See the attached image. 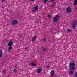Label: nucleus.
<instances>
[{"label":"nucleus","instance_id":"f257e3e1","mask_svg":"<svg viewBox=\"0 0 77 77\" xmlns=\"http://www.w3.org/2000/svg\"><path fill=\"white\" fill-rule=\"evenodd\" d=\"M77 22L76 21H73L72 23L71 24V25L72 26V28L73 29H75L76 26H77Z\"/></svg>","mask_w":77,"mask_h":77},{"label":"nucleus","instance_id":"f03ea898","mask_svg":"<svg viewBox=\"0 0 77 77\" xmlns=\"http://www.w3.org/2000/svg\"><path fill=\"white\" fill-rule=\"evenodd\" d=\"M59 18V16L58 15H57L54 18L53 21L54 23L57 22L58 19Z\"/></svg>","mask_w":77,"mask_h":77},{"label":"nucleus","instance_id":"7ed1b4c3","mask_svg":"<svg viewBox=\"0 0 77 77\" xmlns=\"http://www.w3.org/2000/svg\"><path fill=\"white\" fill-rule=\"evenodd\" d=\"M71 8L69 7L66 9V11L68 13H69V12H71Z\"/></svg>","mask_w":77,"mask_h":77},{"label":"nucleus","instance_id":"20e7f679","mask_svg":"<svg viewBox=\"0 0 77 77\" xmlns=\"http://www.w3.org/2000/svg\"><path fill=\"white\" fill-rule=\"evenodd\" d=\"M17 23H18V22L17 20H14L12 21V23L13 25H15L17 24Z\"/></svg>","mask_w":77,"mask_h":77},{"label":"nucleus","instance_id":"39448f33","mask_svg":"<svg viewBox=\"0 0 77 77\" xmlns=\"http://www.w3.org/2000/svg\"><path fill=\"white\" fill-rule=\"evenodd\" d=\"M69 66L70 67H74V66H75V63H70Z\"/></svg>","mask_w":77,"mask_h":77},{"label":"nucleus","instance_id":"423d86ee","mask_svg":"<svg viewBox=\"0 0 77 77\" xmlns=\"http://www.w3.org/2000/svg\"><path fill=\"white\" fill-rule=\"evenodd\" d=\"M42 67H40L39 69L37 71L38 73H40V72H41V71H42Z\"/></svg>","mask_w":77,"mask_h":77},{"label":"nucleus","instance_id":"0eeeda50","mask_svg":"<svg viewBox=\"0 0 77 77\" xmlns=\"http://www.w3.org/2000/svg\"><path fill=\"white\" fill-rule=\"evenodd\" d=\"M12 45H13V42H12V41H10L8 44V46H11Z\"/></svg>","mask_w":77,"mask_h":77},{"label":"nucleus","instance_id":"6e6552de","mask_svg":"<svg viewBox=\"0 0 77 77\" xmlns=\"http://www.w3.org/2000/svg\"><path fill=\"white\" fill-rule=\"evenodd\" d=\"M75 69V67H69V69L70 71H74V70Z\"/></svg>","mask_w":77,"mask_h":77},{"label":"nucleus","instance_id":"1a4fd4ad","mask_svg":"<svg viewBox=\"0 0 77 77\" xmlns=\"http://www.w3.org/2000/svg\"><path fill=\"white\" fill-rule=\"evenodd\" d=\"M29 65H31V66H35L36 65V64L33 63H31L29 64Z\"/></svg>","mask_w":77,"mask_h":77},{"label":"nucleus","instance_id":"9d476101","mask_svg":"<svg viewBox=\"0 0 77 77\" xmlns=\"http://www.w3.org/2000/svg\"><path fill=\"white\" fill-rule=\"evenodd\" d=\"M2 54H3V51L2 50H0V58L2 56Z\"/></svg>","mask_w":77,"mask_h":77},{"label":"nucleus","instance_id":"9b49d317","mask_svg":"<svg viewBox=\"0 0 77 77\" xmlns=\"http://www.w3.org/2000/svg\"><path fill=\"white\" fill-rule=\"evenodd\" d=\"M33 9H35L36 11H38V6H36L35 8L34 7Z\"/></svg>","mask_w":77,"mask_h":77},{"label":"nucleus","instance_id":"f8f14e48","mask_svg":"<svg viewBox=\"0 0 77 77\" xmlns=\"http://www.w3.org/2000/svg\"><path fill=\"white\" fill-rule=\"evenodd\" d=\"M36 37H32V41H33V42L35 41L36 40Z\"/></svg>","mask_w":77,"mask_h":77},{"label":"nucleus","instance_id":"ddd939ff","mask_svg":"<svg viewBox=\"0 0 77 77\" xmlns=\"http://www.w3.org/2000/svg\"><path fill=\"white\" fill-rule=\"evenodd\" d=\"M54 71H52L51 72V74L52 75H54Z\"/></svg>","mask_w":77,"mask_h":77},{"label":"nucleus","instance_id":"4468645a","mask_svg":"<svg viewBox=\"0 0 77 77\" xmlns=\"http://www.w3.org/2000/svg\"><path fill=\"white\" fill-rule=\"evenodd\" d=\"M12 49V47L11 46H9L8 47V50H9V51H10Z\"/></svg>","mask_w":77,"mask_h":77},{"label":"nucleus","instance_id":"2eb2a0df","mask_svg":"<svg viewBox=\"0 0 77 77\" xmlns=\"http://www.w3.org/2000/svg\"><path fill=\"white\" fill-rule=\"evenodd\" d=\"M74 5H77V0H76L74 2Z\"/></svg>","mask_w":77,"mask_h":77},{"label":"nucleus","instance_id":"dca6fc26","mask_svg":"<svg viewBox=\"0 0 77 77\" xmlns=\"http://www.w3.org/2000/svg\"><path fill=\"white\" fill-rule=\"evenodd\" d=\"M73 73H74V72L72 70H71L69 72V74H73Z\"/></svg>","mask_w":77,"mask_h":77},{"label":"nucleus","instance_id":"f3484780","mask_svg":"<svg viewBox=\"0 0 77 77\" xmlns=\"http://www.w3.org/2000/svg\"><path fill=\"white\" fill-rule=\"evenodd\" d=\"M3 73H4V74L6 73V69H4L3 70Z\"/></svg>","mask_w":77,"mask_h":77},{"label":"nucleus","instance_id":"a211bd4d","mask_svg":"<svg viewBox=\"0 0 77 77\" xmlns=\"http://www.w3.org/2000/svg\"><path fill=\"white\" fill-rule=\"evenodd\" d=\"M48 2V0H44V1H43V2L44 3H47Z\"/></svg>","mask_w":77,"mask_h":77},{"label":"nucleus","instance_id":"6ab92c4d","mask_svg":"<svg viewBox=\"0 0 77 77\" xmlns=\"http://www.w3.org/2000/svg\"><path fill=\"white\" fill-rule=\"evenodd\" d=\"M42 40H43V42H45L46 41V38H43Z\"/></svg>","mask_w":77,"mask_h":77},{"label":"nucleus","instance_id":"aec40b11","mask_svg":"<svg viewBox=\"0 0 77 77\" xmlns=\"http://www.w3.org/2000/svg\"><path fill=\"white\" fill-rule=\"evenodd\" d=\"M13 72H17V70L16 69H14V70H13Z\"/></svg>","mask_w":77,"mask_h":77},{"label":"nucleus","instance_id":"412c9836","mask_svg":"<svg viewBox=\"0 0 77 77\" xmlns=\"http://www.w3.org/2000/svg\"><path fill=\"white\" fill-rule=\"evenodd\" d=\"M67 31L68 32V33H70V32H71V30H70L69 29H67Z\"/></svg>","mask_w":77,"mask_h":77},{"label":"nucleus","instance_id":"4be33fe9","mask_svg":"<svg viewBox=\"0 0 77 77\" xmlns=\"http://www.w3.org/2000/svg\"><path fill=\"white\" fill-rule=\"evenodd\" d=\"M43 51H45V50H46V48H43Z\"/></svg>","mask_w":77,"mask_h":77},{"label":"nucleus","instance_id":"5701e85b","mask_svg":"<svg viewBox=\"0 0 77 77\" xmlns=\"http://www.w3.org/2000/svg\"><path fill=\"white\" fill-rule=\"evenodd\" d=\"M75 77H77V72L75 73Z\"/></svg>","mask_w":77,"mask_h":77},{"label":"nucleus","instance_id":"b1692460","mask_svg":"<svg viewBox=\"0 0 77 77\" xmlns=\"http://www.w3.org/2000/svg\"><path fill=\"white\" fill-rule=\"evenodd\" d=\"M54 4L52 5L51 6V7H54Z\"/></svg>","mask_w":77,"mask_h":77},{"label":"nucleus","instance_id":"393cba45","mask_svg":"<svg viewBox=\"0 0 77 77\" xmlns=\"http://www.w3.org/2000/svg\"><path fill=\"white\" fill-rule=\"evenodd\" d=\"M46 68H50V66H46Z\"/></svg>","mask_w":77,"mask_h":77},{"label":"nucleus","instance_id":"a878e982","mask_svg":"<svg viewBox=\"0 0 77 77\" xmlns=\"http://www.w3.org/2000/svg\"><path fill=\"white\" fill-rule=\"evenodd\" d=\"M48 17L49 18H50L51 17V15H48Z\"/></svg>","mask_w":77,"mask_h":77},{"label":"nucleus","instance_id":"bb28decb","mask_svg":"<svg viewBox=\"0 0 77 77\" xmlns=\"http://www.w3.org/2000/svg\"><path fill=\"white\" fill-rule=\"evenodd\" d=\"M2 2H5V0H1Z\"/></svg>","mask_w":77,"mask_h":77},{"label":"nucleus","instance_id":"cd10ccee","mask_svg":"<svg viewBox=\"0 0 77 77\" xmlns=\"http://www.w3.org/2000/svg\"><path fill=\"white\" fill-rule=\"evenodd\" d=\"M27 49H28V48H25V50H27Z\"/></svg>","mask_w":77,"mask_h":77},{"label":"nucleus","instance_id":"c85d7f7f","mask_svg":"<svg viewBox=\"0 0 77 77\" xmlns=\"http://www.w3.org/2000/svg\"><path fill=\"white\" fill-rule=\"evenodd\" d=\"M32 11L33 12H35V11L32 10Z\"/></svg>","mask_w":77,"mask_h":77},{"label":"nucleus","instance_id":"c756f323","mask_svg":"<svg viewBox=\"0 0 77 77\" xmlns=\"http://www.w3.org/2000/svg\"><path fill=\"white\" fill-rule=\"evenodd\" d=\"M30 1H31V2H33V1H34V0H30Z\"/></svg>","mask_w":77,"mask_h":77},{"label":"nucleus","instance_id":"7c9ffc66","mask_svg":"<svg viewBox=\"0 0 77 77\" xmlns=\"http://www.w3.org/2000/svg\"><path fill=\"white\" fill-rule=\"evenodd\" d=\"M7 77H10V76H8Z\"/></svg>","mask_w":77,"mask_h":77}]
</instances>
